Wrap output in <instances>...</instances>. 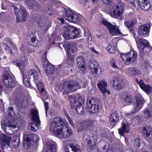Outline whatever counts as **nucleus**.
I'll list each match as a JSON object with an SVG mask.
<instances>
[{
	"label": "nucleus",
	"mask_w": 152,
	"mask_h": 152,
	"mask_svg": "<svg viewBox=\"0 0 152 152\" xmlns=\"http://www.w3.org/2000/svg\"><path fill=\"white\" fill-rule=\"evenodd\" d=\"M103 3L104 4H108L110 3L112 0H102Z\"/></svg>",
	"instance_id": "nucleus-60"
},
{
	"label": "nucleus",
	"mask_w": 152,
	"mask_h": 152,
	"mask_svg": "<svg viewBox=\"0 0 152 152\" xmlns=\"http://www.w3.org/2000/svg\"><path fill=\"white\" fill-rule=\"evenodd\" d=\"M29 79H33L34 81L36 82V81L38 79V75L37 72L35 70H30L28 73Z\"/></svg>",
	"instance_id": "nucleus-27"
},
{
	"label": "nucleus",
	"mask_w": 152,
	"mask_h": 152,
	"mask_svg": "<svg viewBox=\"0 0 152 152\" xmlns=\"http://www.w3.org/2000/svg\"><path fill=\"white\" fill-rule=\"evenodd\" d=\"M127 72L130 75L135 76L138 73V70L134 67H130L128 68Z\"/></svg>",
	"instance_id": "nucleus-34"
},
{
	"label": "nucleus",
	"mask_w": 152,
	"mask_h": 152,
	"mask_svg": "<svg viewBox=\"0 0 152 152\" xmlns=\"http://www.w3.org/2000/svg\"><path fill=\"white\" fill-rule=\"evenodd\" d=\"M93 123L94 121L91 119L85 120L80 123L77 127V131L78 132H81Z\"/></svg>",
	"instance_id": "nucleus-18"
},
{
	"label": "nucleus",
	"mask_w": 152,
	"mask_h": 152,
	"mask_svg": "<svg viewBox=\"0 0 152 152\" xmlns=\"http://www.w3.org/2000/svg\"><path fill=\"white\" fill-rule=\"evenodd\" d=\"M47 52H45L44 53L42 57V61L43 62L45 63L48 62L47 58L46 56Z\"/></svg>",
	"instance_id": "nucleus-55"
},
{
	"label": "nucleus",
	"mask_w": 152,
	"mask_h": 152,
	"mask_svg": "<svg viewBox=\"0 0 152 152\" xmlns=\"http://www.w3.org/2000/svg\"><path fill=\"white\" fill-rule=\"evenodd\" d=\"M65 28L66 29L63 35L65 39H75L80 36L79 31L77 28L70 25H67Z\"/></svg>",
	"instance_id": "nucleus-3"
},
{
	"label": "nucleus",
	"mask_w": 152,
	"mask_h": 152,
	"mask_svg": "<svg viewBox=\"0 0 152 152\" xmlns=\"http://www.w3.org/2000/svg\"><path fill=\"white\" fill-rule=\"evenodd\" d=\"M110 64L113 68L115 69L118 68V66L116 65V62L115 60L113 59L111 60L110 61Z\"/></svg>",
	"instance_id": "nucleus-53"
},
{
	"label": "nucleus",
	"mask_w": 152,
	"mask_h": 152,
	"mask_svg": "<svg viewBox=\"0 0 152 152\" xmlns=\"http://www.w3.org/2000/svg\"><path fill=\"white\" fill-rule=\"evenodd\" d=\"M146 1H149L148 0H138V4L140 7H143V4H145Z\"/></svg>",
	"instance_id": "nucleus-52"
},
{
	"label": "nucleus",
	"mask_w": 152,
	"mask_h": 152,
	"mask_svg": "<svg viewBox=\"0 0 152 152\" xmlns=\"http://www.w3.org/2000/svg\"><path fill=\"white\" fill-rule=\"evenodd\" d=\"M119 134L122 136H124V133H128L129 131V127L127 122L124 120L122 121L121 127L118 129Z\"/></svg>",
	"instance_id": "nucleus-21"
},
{
	"label": "nucleus",
	"mask_w": 152,
	"mask_h": 152,
	"mask_svg": "<svg viewBox=\"0 0 152 152\" xmlns=\"http://www.w3.org/2000/svg\"><path fill=\"white\" fill-rule=\"evenodd\" d=\"M1 139L2 141L1 142V146L2 149L3 150L5 147V145H9L11 139V137L2 134L0 135Z\"/></svg>",
	"instance_id": "nucleus-22"
},
{
	"label": "nucleus",
	"mask_w": 152,
	"mask_h": 152,
	"mask_svg": "<svg viewBox=\"0 0 152 152\" xmlns=\"http://www.w3.org/2000/svg\"><path fill=\"white\" fill-rule=\"evenodd\" d=\"M91 50L94 53L96 54H98V52L96 51L94 47L91 48Z\"/></svg>",
	"instance_id": "nucleus-61"
},
{
	"label": "nucleus",
	"mask_w": 152,
	"mask_h": 152,
	"mask_svg": "<svg viewBox=\"0 0 152 152\" xmlns=\"http://www.w3.org/2000/svg\"><path fill=\"white\" fill-rule=\"evenodd\" d=\"M87 84L86 82H82L80 84L75 81L65 82L62 86L60 85L58 86L59 89L61 91H64L66 94L73 92L82 87L85 88Z\"/></svg>",
	"instance_id": "nucleus-2"
},
{
	"label": "nucleus",
	"mask_w": 152,
	"mask_h": 152,
	"mask_svg": "<svg viewBox=\"0 0 152 152\" xmlns=\"http://www.w3.org/2000/svg\"><path fill=\"white\" fill-rule=\"evenodd\" d=\"M70 100L71 106L74 109L79 105H84V99L80 96L77 98L75 97H71Z\"/></svg>",
	"instance_id": "nucleus-14"
},
{
	"label": "nucleus",
	"mask_w": 152,
	"mask_h": 152,
	"mask_svg": "<svg viewBox=\"0 0 152 152\" xmlns=\"http://www.w3.org/2000/svg\"><path fill=\"white\" fill-rule=\"evenodd\" d=\"M99 102L94 98L89 97L88 98L86 104L87 110L91 113L97 112L100 108Z\"/></svg>",
	"instance_id": "nucleus-4"
},
{
	"label": "nucleus",
	"mask_w": 152,
	"mask_h": 152,
	"mask_svg": "<svg viewBox=\"0 0 152 152\" xmlns=\"http://www.w3.org/2000/svg\"><path fill=\"white\" fill-rule=\"evenodd\" d=\"M129 3L133 4H134L135 0H126Z\"/></svg>",
	"instance_id": "nucleus-64"
},
{
	"label": "nucleus",
	"mask_w": 152,
	"mask_h": 152,
	"mask_svg": "<svg viewBox=\"0 0 152 152\" xmlns=\"http://www.w3.org/2000/svg\"><path fill=\"white\" fill-rule=\"evenodd\" d=\"M23 143L24 147L26 149L29 148L32 144L31 142L24 139H23Z\"/></svg>",
	"instance_id": "nucleus-38"
},
{
	"label": "nucleus",
	"mask_w": 152,
	"mask_h": 152,
	"mask_svg": "<svg viewBox=\"0 0 152 152\" xmlns=\"http://www.w3.org/2000/svg\"><path fill=\"white\" fill-rule=\"evenodd\" d=\"M136 81L139 85L140 88L147 94H150L151 92L152 89L150 85H146L142 80H140L139 81L137 79H136Z\"/></svg>",
	"instance_id": "nucleus-19"
},
{
	"label": "nucleus",
	"mask_w": 152,
	"mask_h": 152,
	"mask_svg": "<svg viewBox=\"0 0 152 152\" xmlns=\"http://www.w3.org/2000/svg\"><path fill=\"white\" fill-rule=\"evenodd\" d=\"M54 70L53 66L51 64H47L46 68V72L48 74H52Z\"/></svg>",
	"instance_id": "nucleus-35"
},
{
	"label": "nucleus",
	"mask_w": 152,
	"mask_h": 152,
	"mask_svg": "<svg viewBox=\"0 0 152 152\" xmlns=\"http://www.w3.org/2000/svg\"><path fill=\"white\" fill-rule=\"evenodd\" d=\"M125 141L126 144L127 145H129V142L128 141V139L126 137L125 138Z\"/></svg>",
	"instance_id": "nucleus-63"
},
{
	"label": "nucleus",
	"mask_w": 152,
	"mask_h": 152,
	"mask_svg": "<svg viewBox=\"0 0 152 152\" xmlns=\"http://www.w3.org/2000/svg\"><path fill=\"white\" fill-rule=\"evenodd\" d=\"M23 83L24 86L27 87H29L30 86V82L28 80V78L26 75H23Z\"/></svg>",
	"instance_id": "nucleus-39"
},
{
	"label": "nucleus",
	"mask_w": 152,
	"mask_h": 152,
	"mask_svg": "<svg viewBox=\"0 0 152 152\" xmlns=\"http://www.w3.org/2000/svg\"><path fill=\"white\" fill-rule=\"evenodd\" d=\"M124 99L126 102L131 103L133 100L132 96L129 94H126L124 97Z\"/></svg>",
	"instance_id": "nucleus-44"
},
{
	"label": "nucleus",
	"mask_w": 152,
	"mask_h": 152,
	"mask_svg": "<svg viewBox=\"0 0 152 152\" xmlns=\"http://www.w3.org/2000/svg\"><path fill=\"white\" fill-rule=\"evenodd\" d=\"M7 59V56L3 55V53H1L0 54V59L2 60H4Z\"/></svg>",
	"instance_id": "nucleus-59"
},
{
	"label": "nucleus",
	"mask_w": 152,
	"mask_h": 152,
	"mask_svg": "<svg viewBox=\"0 0 152 152\" xmlns=\"http://www.w3.org/2000/svg\"><path fill=\"white\" fill-rule=\"evenodd\" d=\"M66 121L61 117L54 119L51 123L50 129L59 138H67L72 135V130L66 126Z\"/></svg>",
	"instance_id": "nucleus-1"
},
{
	"label": "nucleus",
	"mask_w": 152,
	"mask_h": 152,
	"mask_svg": "<svg viewBox=\"0 0 152 152\" xmlns=\"http://www.w3.org/2000/svg\"><path fill=\"white\" fill-rule=\"evenodd\" d=\"M16 123V122L12 121L11 122L8 120H7L4 121H2L1 123V125L2 128L3 127L6 128L7 127H8L11 128L15 129L17 126Z\"/></svg>",
	"instance_id": "nucleus-26"
},
{
	"label": "nucleus",
	"mask_w": 152,
	"mask_h": 152,
	"mask_svg": "<svg viewBox=\"0 0 152 152\" xmlns=\"http://www.w3.org/2000/svg\"><path fill=\"white\" fill-rule=\"evenodd\" d=\"M14 12L16 15V22L17 23L25 21L27 15V12L26 10L20 8L19 10L17 7H14Z\"/></svg>",
	"instance_id": "nucleus-9"
},
{
	"label": "nucleus",
	"mask_w": 152,
	"mask_h": 152,
	"mask_svg": "<svg viewBox=\"0 0 152 152\" xmlns=\"http://www.w3.org/2000/svg\"><path fill=\"white\" fill-rule=\"evenodd\" d=\"M124 6L123 3L118 4L116 8L111 11L110 13V15L113 18L122 20L123 18L121 15L123 14Z\"/></svg>",
	"instance_id": "nucleus-8"
},
{
	"label": "nucleus",
	"mask_w": 152,
	"mask_h": 152,
	"mask_svg": "<svg viewBox=\"0 0 152 152\" xmlns=\"http://www.w3.org/2000/svg\"><path fill=\"white\" fill-rule=\"evenodd\" d=\"M19 141L20 140L19 138H18V139L15 140L13 141L12 143L14 144L15 148H16L18 147V146L19 144Z\"/></svg>",
	"instance_id": "nucleus-49"
},
{
	"label": "nucleus",
	"mask_w": 152,
	"mask_h": 152,
	"mask_svg": "<svg viewBox=\"0 0 152 152\" xmlns=\"http://www.w3.org/2000/svg\"><path fill=\"white\" fill-rule=\"evenodd\" d=\"M107 85V83L105 81L102 80L98 83L97 86L103 94L107 93V94H110V92L106 89Z\"/></svg>",
	"instance_id": "nucleus-25"
},
{
	"label": "nucleus",
	"mask_w": 152,
	"mask_h": 152,
	"mask_svg": "<svg viewBox=\"0 0 152 152\" xmlns=\"http://www.w3.org/2000/svg\"><path fill=\"white\" fill-rule=\"evenodd\" d=\"M119 115L116 113H112L109 116V121L111 124H115L118 121Z\"/></svg>",
	"instance_id": "nucleus-28"
},
{
	"label": "nucleus",
	"mask_w": 152,
	"mask_h": 152,
	"mask_svg": "<svg viewBox=\"0 0 152 152\" xmlns=\"http://www.w3.org/2000/svg\"><path fill=\"white\" fill-rule=\"evenodd\" d=\"M52 25V23L49 21L46 22V24L45 26V30H47Z\"/></svg>",
	"instance_id": "nucleus-50"
},
{
	"label": "nucleus",
	"mask_w": 152,
	"mask_h": 152,
	"mask_svg": "<svg viewBox=\"0 0 152 152\" xmlns=\"http://www.w3.org/2000/svg\"><path fill=\"white\" fill-rule=\"evenodd\" d=\"M135 41L137 42L138 40L139 44L138 45L137 47L139 49L140 54L142 55L144 53V49L146 47L149 48L151 47L149 42L145 39L143 38H140L138 40V38H135Z\"/></svg>",
	"instance_id": "nucleus-13"
},
{
	"label": "nucleus",
	"mask_w": 152,
	"mask_h": 152,
	"mask_svg": "<svg viewBox=\"0 0 152 152\" xmlns=\"http://www.w3.org/2000/svg\"><path fill=\"white\" fill-rule=\"evenodd\" d=\"M89 68L91 69V73L96 74L98 69V64L94 60H91L88 63Z\"/></svg>",
	"instance_id": "nucleus-24"
},
{
	"label": "nucleus",
	"mask_w": 152,
	"mask_h": 152,
	"mask_svg": "<svg viewBox=\"0 0 152 152\" xmlns=\"http://www.w3.org/2000/svg\"><path fill=\"white\" fill-rule=\"evenodd\" d=\"M8 42L12 46V47L14 48V49H16V47L14 43L12 41V40L10 39H8Z\"/></svg>",
	"instance_id": "nucleus-58"
},
{
	"label": "nucleus",
	"mask_w": 152,
	"mask_h": 152,
	"mask_svg": "<svg viewBox=\"0 0 152 152\" xmlns=\"http://www.w3.org/2000/svg\"><path fill=\"white\" fill-rule=\"evenodd\" d=\"M76 61L77 65L80 66L81 65L85 64V60L84 58L82 56H79L77 58Z\"/></svg>",
	"instance_id": "nucleus-37"
},
{
	"label": "nucleus",
	"mask_w": 152,
	"mask_h": 152,
	"mask_svg": "<svg viewBox=\"0 0 152 152\" xmlns=\"http://www.w3.org/2000/svg\"><path fill=\"white\" fill-rule=\"evenodd\" d=\"M49 146L45 152H56V142H53L48 143Z\"/></svg>",
	"instance_id": "nucleus-31"
},
{
	"label": "nucleus",
	"mask_w": 152,
	"mask_h": 152,
	"mask_svg": "<svg viewBox=\"0 0 152 152\" xmlns=\"http://www.w3.org/2000/svg\"><path fill=\"white\" fill-rule=\"evenodd\" d=\"M74 52V50L72 48H70L68 49V50L67 53L68 57L69 59H70L72 61H73L74 59V56L73 55Z\"/></svg>",
	"instance_id": "nucleus-36"
},
{
	"label": "nucleus",
	"mask_w": 152,
	"mask_h": 152,
	"mask_svg": "<svg viewBox=\"0 0 152 152\" xmlns=\"http://www.w3.org/2000/svg\"><path fill=\"white\" fill-rule=\"evenodd\" d=\"M110 83L113 87L115 90H119L123 88L124 84L121 80L114 78L110 81Z\"/></svg>",
	"instance_id": "nucleus-17"
},
{
	"label": "nucleus",
	"mask_w": 152,
	"mask_h": 152,
	"mask_svg": "<svg viewBox=\"0 0 152 152\" xmlns=\"http://www.w3.org/2000/svg\"><path fill=\"white\" fill-rule=\"evenodd\" d=\"M137 19H134L133 20L125 21L124 24L129 29L132 30L134 26L137 23Z\"/></svg>",
	"instance_id": "nucleus-32"
},
{
	"label": "nucleus",
	"mask_w": 152,
	"mask_h": 152,
	"mask_svg": "<svg viewBox=\"0 0 152 152\" xmlns=\"http://www.w3.org/2000/svg\"><path fill=\"white\" fill-rule=\"evenodd\" d=\"M15 103L18 107L19 108H25L28 104L27 98L23 95L17 97L15 99Z\"/></svg>",
	"instance_id": "nucleus-12"
},
{
	"label": "nucleus",
	"mask_w": 152,
	"mask_h": 152,
	"mask_svg": "<svg viewBox=\"0 0 152 152\" xmlns=\"http://www.w3.org/2000/svg\"><path fill=\"white\" fill-rule=\"evenodd\" d=\"M83 105H80L78 106V107L74 109L75 110H76L77 113L78 114H81L83 113L84 109Z\"/></svg>",
	"instance_id": "nucleus-42"
},
{
	"label": "nucleus",
	"mask_w": 152,
	"mask_h": 152,
	"mask_svg": "<svg viewBox=\"0 0 152 152\" xmlns=\"http://www.w3.org/2000/svg\"><path fill=\"white\" fill-rule=\"evenodd\" d=\"M66 152H81L80 146L76 143H71L65 147Z\"/></svg>",
	"instance_id": "nucleus-16"
},
{
	"label": "nucleus",
	"mask_w": 152,
	"mask_h": 152,
	"mask_svg": "<svg viewBox=\"0 0 152 152\" xmlns=\"http://www.w3.org/2000/svg\"><path fill=\"white\" fill-rule=\"evenodd\" d=\"M151 26V24L148 23L140 26L138 30V33L139 35L140 36L144 35L148 36Z\"/></svg>",
	"instance_id": "nucleus-15"
},
{
	"label": "nucleus",
	"mask_w": 152,
	"mask_h": 152,
	"mask_svg": "<svg viewBox=\"0 0 152 152\" xmlns=\"http://www.w3.org/2000/svg\"><path fill=\"white\" fill-rule=\"evenodd\" d=\"M30 118L32 121L41 122L37 110L32 109L31 110L30 113Z\"/></svg>",
	"instance_id": "nucleus-23"
},
{
	"label": "nucleus",
	"mask_w": 152,
	"mask_h": 152,
	"mask_svg": "<svg viewBox=\"0 0 152 152\" xmlns=\"http://www.w3.org/2000/svg\"><path fill=\"white\" fill-rule=\"evenodd\" d=\"M59 21L61 22V24H63L64 22V20L63 18L60 17L58 18Z\"/></svg>",
	"instance_id": "nucleus-62"
},
{
	"label": "nucleus",
	"mask_w": 152,
	"mask_h": 152,
	"mask_svg": "<svg viewBox=\"0 0 152 152\" xmlns=\"http://www.w3.org/2000/svg\"><path fill=\"white\" fill-rule=\"evenodd\" d=\"M123 60L126 64H129L131 62L134 61L137 56V53L133 50L126 53H121L120 54Z\"/></svg>",
	"instance_id": "nucleus-7"
},
{
	"label": "nucleus",
	"mask_w": 152,
	"mask_h": 152,
	"mask_svg": "<svg viewBox=\"0 0 152 152\" xmlns=\"http://www.w3.org/2000/svg\"><path fill=\"white\" fill-rule=\"evenodd\" d=\"M46 24V21L43 20H40L38 22V25L40 27H44L45 28V26Z\"/></svg>",
	"instance_id": "nucleus-51"
},
{
	"label": "nucleus",
	"mask_w": 152,
	"mask_h": 152,
	"mask_svg": "<svg viewBox=\"0 0 152 152\" xmlns=\"http://www.w3.org/2000/svg\"><path fill=\"white\" fill-rule=\"evenodd\" d=\"M152 131V127L150 126L148 124L147 126L143 128L142 132L144 136L147 137H149Z\"/></svg>",
	"instance_id": "nucleus-33"
},
{
	"label": "nucleus",
	"mask_w": 152,
	"mask_h": 152,
	"mask_svg": "<svg viewBox=\"0 0 152 152\" xmlns=\"http://www.w3.org/2000/svg\"><path fill=\"white\" fill-rule=\"evenodd\" d=\"M28 61V59L25 56L22 57L20 60H17L14 61L13 64L19 67L20 70H22L27 64Z\"/></svg>",
	"instance_id": "nucleus-20"
},
{
	"label": "nucleus",
	"mask_w": 152,
	"mask_h": 152,
	"mask_svg": "<svg viewBox=\"0 0 152 152\" xmlns=\"http://www.w3.org/2000/svg\"><path fill=\"white\" fill-rule=\"evenodd\" d=\"M66 118L67 119L68 121L69 122V123L70 124L72 125V126L74 127V126H75L73 121L72 120L71 118L68 115H67L66 116Z\"/></svg>",
	"instance_id": "nucleus-56"
},
{
	"label": "nucleus",
	"mask_w": 152,
	"mask_h": 152,
	"mask_svg": "<svg viewBox=\"0 0 152 152\" xmlns=\"http://www.w3.org/2000/svg\"><path fill=\"white\" fill-rule=\"evenodd\" d=\"M40 122H41L32 121L31 123L28 126V129L33 132H35L39 129Z\"/></svg>",
	"instance_id": "nucleus-30"
},
{
	"label": "nucleus",
	"mask_w": 152,
	"mask_h": 152,
	"mask_svg": "<svg viewBox=\"0 0 152 152\" xmlns=\"http://www.w3.org/2000/svg\"><path fill=\"white\" fill-rule=\"evenodd\" d=\"M63 17L66 20L70 22L76 23H79L80 21L78 15L70 10L64 12Z\"/></svg>",
	"instance_id": "nucleus-6"
},
{
	"label": "nucleus",
	"mask_w": 152,
	"mask_h": 152,
	"mask_svg": "<svg viewBox=\"0 0 152 152\" xmlns=\"http://www.w3.org/2000/svg\"><path fill=\"white\" fill-rule=\"evenodd\" d=\"M28 136L32 137L31 139L32 142H37L39 140V137L36 135L34 134L33 133H32L31 134Z\"/></svg>",
	"instance_id": "nucleus-45"
},
{
	"label": "nucleus",
	"mask_w": 152,
	"mask_h": 152,
	"mask_svg": "<svg viewBox=\"0 0 152 152\" xmlns=\"http://www.w3.org/2000/svg\"><path fill=\"white\" fill-rule=\"evenodd\" d=\"M79 67L80 68V69L82 71V72L83 73H84L85 69V64H83V65H80V66H79Z\"/></svg>",
	"instance_id": "nucleus-57"
},
{
	"label": "nucleus",
	"mask_w": 152,
	"mask_h": 152,
	"mask_svg": "<svg viewBox=\"0 0 152 152\" xmlns=\"http://www.w3.org/2000/svg\"><path fill=\"white\" fill-rule=\"evenodd\" d=\"M136 102L134 104V107L131 113L126 114L125 115L128 117H131L133 115V113L139 110L143 106L145 102V100L140 95L136 96Z\"/></svg>",
	"instance_id": "nucleus-5"
},
{
	"label": "nucleus",
	"mask_w": 152,
	"mask_h": 152,
	"mask_svg": "<svg viewBox=\"0 0 152 152\" xmlns=\"http://www.w3.org/2000/svg\"><path fill=\"white\" fill-rule=\"evenodd\" d=\"M32 133H30L27 134H25L24 135L23 139H26L28 141H30L31 142V139L32 138V137L28 136V135H29L31 134Z\"/></svg>",
	"instance_id": "nucleus-48"
},
{
	"label": "nucleus",
	"mask_w": 152,
	"mask_h": 152,
	"mask_svg": "<svg viewBox=\"0 0 152 152\" xmlns=\"http://www.w3.org/2000/svg\"><path fill=\"white\" fill-rule=\"evenodd\" d=\"M37 86L40 93L46 98H47V94L44 88V86L41 82L37 83Z\"/></svg>",
	"instance_id": "nucleus-29"
},
{
	"label": "nucleus",
	"mask_w": 152,
	"mask_h": 152,
	"mask_svg": "<svg viewBox=\"0 0 152 152\" xmlns=\"http://www.w3.org/2000/svg\"><path fill=\"white\" fill-rule=\"evenodd\" d=\"M143 7H140L141 8L145 10H148L151 7V5L149 1H146V2L143 4Z\"/></svg>",
	"instance_id": "nucleus-40"
},
{
	"label": "nucleus",
	"mask_w": 152,
	"mask_h": 152,
	"mask_svg": "<svg viewBox=\"0 0 152 152\" xmlns=\"http://www.w3.org/2000/svg\"><path fill=\"white\" fill-rule=\"evenodd\" d=\"M101 22L102 24L108 28L110 33L112 36L117 35L120 34V31L115 26L113 25L107 20L102 19Z\"/></svg>",
	"instance_id": "nucleus-10"
},
{
	"label": "nucleus",
	"mask_w": 152,
	"mask_h": 152,
	"mask_svg": "<svg viewBox=\"0 0 152 152\" xmlns=\"http://www.w3.org/2000/svg\"><path fill=\"white\" fill-rule=\"evenodd\" d=\"M106 49L110 53L114 54L115 52L114 47H112V45H109L107 47Z\"/></svg>",
	"instance_id": "nucleus-41"
},
{
	"label": "nucleus",
	"mask_w": 152,
	"mask_h": 152,
	"mask_svg": "<svg viewBox=\"0 0 152 152\" xmlns=\"http://www.w3.org/2000/svg\"><path fill=\"white\" fill-rule=\"evenodd\" d=\"M49 103L48 102L44 101V107L45 110L46 114L47 113L49 109V107H48Z\"/></svg>",
	"instance_id": "nucleus-54"
},
{
	"label": "nucleus",
	"mask_w": 152,
	"mask_h": 152,
	"mask_svg": "<svg viewBox=\"0 0 152 152\" xmlns=\"http://www.w3.org/2000/svg\"><path fill=\"white\" fill-rule=\"evenodd\" d=\"M144 113V116L146 118H148L151 117V115L149 110L146 109L145 110Z\"/></svg>",
	"instance_id": "nucleus-47"
},
{
	"label": "nucleus",
	"mask_w": 152,
	"mask_h": 152,
	"mask_svg": "<svg viewBox=\"0 0 152 152\" xmlns=\"http://www.w3.org/2000/svg\"><path fill=\"white\" fill-rule=\"evenodd\" d=\"M133 143L134 145L137 147L138 148H139L140 147V140L138 138H136L134 140Z\"/></svg>",
	"instance_id": "nucleus-46"
},
{
	"label": "nucleus",
	"mask_w": 152,
	"mask_h": 152,
	"mask_svg": "<svg viewBox=\"0 0 152 152\" xmlns=\"http://www.w3.org/2000/svg\"><path fill=\"white\" fill-rule=\"evenodd\" d=\"M3 81L4 85L9 88H12L15 86L14 79L7 72H5L3 77Z\"/></svg>",
	"instance_id": "nucleus-11"
},
{
	"label": "nucleus",
	"mask_w": 152,
	"mask_h": 152,
	"mask_svg": "<svg viewBox=\"0 0 152 152\" xmlns=\"http://www.w3.org/2000/svg\"><path fill=\"white\" fill-rule=\"evenodd\" d=\"M1 47H4L6 51H7L9 53L13 54V52L11 48L8 46L6 44L3 42H2L1 44Z\"/></svg>",
	"instance_id": "nucleus-43"
}]
</instances>
